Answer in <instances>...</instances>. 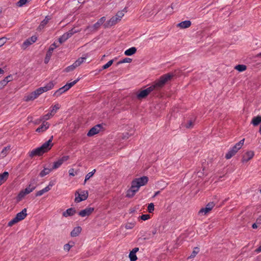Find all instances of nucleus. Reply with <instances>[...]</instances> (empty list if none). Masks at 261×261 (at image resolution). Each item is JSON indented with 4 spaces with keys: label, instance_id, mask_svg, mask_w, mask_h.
Here are the masks:
<instances>
[{
    "label": "nucleus",
    "instance_id": "nucleus-42",
    "mask_svg": "<svg viewBox=\"0 0 261 261\" xmlns=\"http://www.w3.org/2000/svg\"><path fill=\"white\" fill-rule=\"evenodd\" d=\"M129 257L130 261H136L137 259V257L136 253L130 252L129 254Z\"/></svg>",
    "mask_w": 261,
    "mask_h": 261
},
{
    "label": "nucleus",
    "instance_id": "nucleus-37",
    "mask_svg": "<svg viewBox=\"0 0 261 261\" xmlns=\"http://www.w3.org/2000/svg\"><path fill=\"white\" fill-rule=\"evenodd\" d=\"M199 248L198 247H195L193 249L192 253L191 255L189 257V258H194L199 252Z\"/></svg>",
    "mask_w": 261,
    "mask_h": 261
},
{
    "label": "nucleus",
    "instance_id": "nucleus-6",
    "mask_svg": "<svg viewBox=\"0 0 261 261\" xmlns=\"http://www.w3.org/2000/svg\"><path fill=\"white\" fill-rule=\"evenodd\" d=\"M38 179L37 177H32L30 181L28 186L25 188L26 193H31L35 189L38 182Z\"/></svg>",
    "mask_w": 261,
    "mask_h": 261
},
{
    "label": "nucleus",
    "instance_id": "nucleus-11",
    "mask_svg": "<svg viewBox=\"0 0 261 261\" xmlns=\"http://www.w3.org/2000/svg\"><path fill=\"white\" fill-rule=\"evenodd\" d=\"M94 210L93 207H86L85 209L81 211L79 213V215L82 217L89 216L93 213Z\"/></svg>",
    "mask_w": 261,
    "mask_h": 261
},
{
    "label": "nucleus",
    "instance_id": "nucleus-28",
    "mask_svg": "<svg viewBox=\"0 0 261 261\" xmlns=\"http://www.w3.org/2000/svg\"><path fill=\"white\" fill-rule=\"evenodd\" d=\"M10 150V146L5 147L2 149V150L1 151L0 158H3L5 156H6Z\"/></svg>",
    "mask_w": 261,
    "mask_h": 261
},
{
    "label": "nucleus",
    "instance_id": "nucleus-13",
    "mask_svg": "<svg viewBox=\"0 0 261 261\" xmlns=\"http://www.w3.org/2000/svg\"><path fill=\"white\" fill-rule=\"evenodd\" d=\"M240 149L236 145L233 146L232 148H231L228 152L225 155V158L226 159H230L233 155L236 154V153L238 152V151Z\"/></svg>",
    "mask_w": 261,
    "mask_h": 261
},
{
    "label": "nucleus",
    "instance_id": "nucleus-44",
    "mask_svg": "<svg viewBox=\"0 0 261 261\" xmlns=\"http://www.w3.org/2000/svg\"><path fill=\"white\" fill-rule=\"evenodd\" d=\"M194 126V121L192 120L188 121V122L185 124V126L187 128H192Z\"/></svg>",
    "mask_w": 261,
    "mask_h": 261
},
{
    "label": "nucleus",
    "instance_id": "nucleus-36",
    "mask_svg": "<svg viewBox=\"0 0 261 261\" xmlns=\"http://www.w3.org/2000/svg\"><path fill=\"white\" fill-rule=\"evenodd\" d=\"M60 109V106L58 103L56 104L52 107V110L50 111V113L54 116L57 111Z\"/></svg>",
    "mask_w": 261,
    "mask_h": 261
},
{
    "label": "nucleus",
    "instance_id": "nucleus-64",
    "mask_svg": "<svg viewBox=\"0 0 261 261\" xmlns=\"http://www.w3.org/2000/svg\"><path fill=\"white\" fill-rule=\"evenodd\" d=\"M138 251H139V248L135 247L130 252H134V253H136V252H138Z\"/></svg>",
    "mask_w": 261,
    "mask_h": 261
},
{
    "label": "nucleus",
    "instance_id": "nucleus-34",
    "mask_svg": "<svg viewBox=\"0 0 261 261\" xmlns=\"http://www.w3.org/2000/svg\"><path fill=\"white\" fill-rule=\"evenodd\" d=\"M53 116V115H52V114L50 112L48 113L47 114L41 117L40 118V121H43V122L45 121L46 120L49 119L50 118V117Z\"/></svg>",
    "mask_w": 261,
    "mask_h": 261
},
{
    "label": "nucleus",
    "instance_id": "nucleus-5",
    "mask_svg": "<svg viewBox=\"0 0 261 261\" xmlns=\"http://www.w3.org/2000/svg\"><path fill=\"white\" fill-rule=\"evenodd\" d=\"M77 194L78 196H76L74 199V201L76 203L86 200L88 197V192L87 191H83L80 194L78 191H76L75 195L76 196Z\"/></svg>",
    "mask_w": 261,
    "mask_h": 261
},
{
    "label": "nucleus",
    "instance_id": "nucleus-38",
    "mask_svg": "<svg viewBox=\"0 0 261 261\" xmlns=\"http://www.w3.org/2000/svg\"><path fill=\"white\" fill-rule=\"evenodd\" d=\"M79 81V79H77L72 82L67 83L65 85V86H66L68 90H69L70 88L73 86Z\"/></svg>",
    "mask_w": 261,
    "mask_h": 261
},
{
    "label": "nucleus",
    "instance_id": "nucleus-21",
    "mask_svg": "<svg viewBox=\"0 0 261 261\" xmlns=\"http://www.w3.org/2000/svg\"><path fill=\"white\" fill-rule=\"evenodd\" d=\"M261 123V116L257 115V116L253 117L251 121V124L254 126H258Z\"/></svg>",
    "mask_w": 261,
    "mask_h": 261
},
{
    "label": "nucleus",
    "instance_id": "nucleus-26",
    "mask_svg": "<svg viewBox=\"0 0 261 261\" xmlns=\"http://www.w3.org/2000/svg\"><path fill=\"white\" fill-rule=\"evenodd\" d=\"M137 51V48L135 47H132L124 51L125 56H130L135 54Z\"/></svg>",
    "mask_w": 261,
    "mask_h": 261
},
{
    "label": "nucleus",
    "instance_id": "nucleus-40",
    "mask_svg": "<svg viewBox=\"0 0 261 261\" xmlns=\"http://www.w3.org/2000/svg\"><path fill=\"white\" fill-rule=\"evenodd\" d=\"M75 68H76V66H75V64L73 63V64H72L71 65L67 67L65 69V71L66 72H69L73 71Z\"/></svg>",
    "mask_w": 261,
    "mask_h": 261
},
{
    "label": "nucleus",
    "instance_id": "nucleus-22",
    "mask_svg": "<svg viewBox=\"0 0 261 261\" xmlns=\"http://www.w3.org/2000/svg\"><path fill=\"white\" fill-rule=\"evenodd\" d=\"M82 231V228L80 226H77L73 228L70 233L72 237H75L79 235Z\"/></svg>",
    "mask_w": 261,
    "mask_h": 261
},
{
    "label": "nucleus",
    "instance_id": "nucleus-9",
    "mask_svg": "<svg viewBox=\"0 0 261 261\" xmlns=\"http://www.w3.org/2000/svg\"><path fill=\"white\" fill-rule=\"evenodd\" d=\"M53 139V136H51L50 139L47 141L43 143L40 146V148L44 152V153L47 152L51 148L52 146H53V144L51 143Z\"/></svg>",
    "mask_w": 261,
    "mask_h": 261
},
{
    "label": "nucleus",
    "instance_id": "nucleus-7",
    "mask_svg": "<svg viewBox=\"0 0 261 261\" xmlns=\"http://www.w3.org/2000/svg\"><path fill=\"white\" fill-rule=\"evenodd\" d=\"M215 204L214 202H210L208 203L205 207L201 208L199 212V215H205L209 213L214 207Z\"/></svg>",
    "mask_w": 261,
    "mask_h": 261
},
{
    "label": "nucleus",
    "instance_id": "nucleus-43",
    "mask_svg": "<svg viewBox=\"0 0 261 261\" xmlns=\"http://www.w3.org/2000/svg\"><path fill=\"white\" fill-rule=\"evenodd\" d=\"M114 62V60H110L107 64L103 65L102 67V69H106L110 67Z\"/></svg>",
    "mask_w": 261,
    "mask_h": 261
},
{
    "label": "nucleus",
    "instance_id": "nucleus-33",
    "mask_svg": "<svg viewBox=\"0 0 261 261\" xmlns=\"http://www.w3.org/2000/svg\"><path fill=\"white\" fill-rule=\"evenodd\" d=\"M247 68V67L245 65H238L235 67V69L238 70L240 72H242L245 71Z\"/></svg>",
    "mask_w": 261,
    "mask_h": 261
},
{
    "label": "nucleus",
    "instance_id": "nucleus-25",
    "mask_svg": "<svg viewBox=\"0 0 261 261\" xmlns=\"http://www.w3.org/2000/svg\"><path fill=\"white\" fill-rule=\"evenodd\" d=\"M8 176L9 173L7 171H5L2 174H0V186L7 180Z\"/></svg>",
    "mask_w": 261,
    "mask_h": 261
},
{
    "label": "nucleus",
    "instance_id": "nucleus-29",
    "mask_svg": "<svg viewBox=\"0 0 261 261\" xmlns=\"http://www.w3.org/2000/svg\"><path fill=\"white\" fill-rule=\"evenodd\" d=\"M58 46L55 43H54L53 44H51L48 50L47 51V57H51L53 54V52L54 50L57 48Z\"/></svg>",
    "mask_w": 261,
    "mask_h": 261
},
{
    "label": "nucleus",
    "instance_id": "nucleus-41",
    "mask_svg": "<svg viewBox=\"0 0 261 261\" xmlns=\"http://www.w3.org/2000/svg\"><path fill=\"white\" fill-rule=\"evenodd\" d=\"M136 222H128L125 224V227L127 229H132L135 225Z\"/></svg>",
    "mask_w": 261,
    "mask_h": 261
},
{
    "label": "nucleus",
    "instance_id": "nucleus-1",
    "mask_svg": "<svg viewBox=\"0 0 261 261\" xmlns=\"http://www.w3.org/2000/svg\"><path fill=\"white\" fill-rule=\"evenodd\" d=\"M174 75L173 73H168L165 74L155 82L153 84L146 88L141 90L137 94V98L138 99H142L146 98L150 93H152V96L159 97L161 94V90L165 86L166 84L171 80Z\"/></svg>",
    "mask_w": 261,
    "mask_h": 261
},
{
    "label": "nucleus",
    "instance_id": "nucleus-27",
    "mask_svg": "<svg viewBox=\"0 0 261 261\" xmlns=\"http://www.w3.org/2000/svg\"><path fill=\"white\" fill-rule=\"evenodd\" d=\"M30 194V193H26L25 189L23 190H21L19 194H18L16 200L17 202L21 201L22 198L27 194Z\"/></svg>",
    "mask_w": 261,
    "mask_h": 261
},
{
    "label": "nucleus",
    "instance_id": "nucleus-46",
    "mask_svg": "<svg viewBox=\"0 0 261 261\" xmlns=\"http://www.w3.org/2000/svg\"><path fill=\"white\" fill-rule=\"evenodd\" d=\"M124 16L123 11H118L116 14L115 16L119 20H120L121 18Z\"/></svg>",
    "mask_w": 261,
    "mask_h": 261
},
{
    "label": "nucleus",
    "instance_id": "nucleus-51",
    "mask_svg": "<svg viewBox=\"0 0 261 261\" xmlns=\"http://www.w3.org/2000/svg\"><path fill=\"white\" fill-rule=\"evenodd\" d=\"M27 2L28 0H19L17 3V5L19 7H22L25 5Z\"/></svg>",
    "mask_w": 261,
    "mask_h": 261
},
{
    "label": "nucleus",
    "instance_id": "nucleus-3",
    "mask_svg": "<svg viewBox=\"0 0 261 261\" xmlns=\"http://www.w3.org/2000/svg\"><path fill=\"white\" fill-rule=\"evenodd\" d=\"M105 125L106 124L103 123L98 124L95 125L89 130L87 134V136L89 137H91L98 134L101 130H103L105 129L103 126Z\"/></svg>",
    "mask_w": 261,
    "mask_h": 261
},
{
    "label": "nucleus",
    "instance_id": "nucleus-62",
    "mask_svg": "<svg viewBox=\"0 0 261 261\" xmlns=\"http://www.w3.org/2000/svg\"><path fill=\"white\" fill-rule=\"evenodd\" d=\"M50 57H47V54H46V57H45V59H44V63H46V64L48 62L49 60H50Z\"/></svg>",
    "mask_w": 261,
    "mask_h": 261
},
{
    "label": "nucleus",
    "instance_id": "nucleus-23",
    "mask_svg": "<svg viewBox=\"0 0 261 261\" xmlns=\"http://www.w3.org/2000/svg\"><path fill=\"white\" fill-rule=\"evenodd\" d=\"M38 97L37 96L35 92L33 91L30 94L24 96V99L25 101H29L30 100H33L37 98Z\"/></svg>",
    "mask_w": 261,
    "mask_h": 261
},
{
    "label": "nucleus",
    "instance_id": "nucleus-8",
    "mask_svg": "<svg viewBox=\"0 0 261 261\" xmlns=\"http://www.w3.org/2000/svg\"><path fill=\"white\" fill-rule=\"evenodd\" d=\"M69 159V155H65L59 159L57 161L54 162L51 169L55 170L59 168L62 164Z\"/></svg>",
    "mask_w": 261,
    "mask_h": 261
},
{
    "label": "nucleus",
    "instance_id": "nucleus-56",
    "mask_svg": "<svg viewBox=\"0 0 261 261\" xmlns=\"http://www.w3.org/2000/svg\"><path fill=\"white\" fill-rule=\"evenodd\" d=\"M37 96L38 97L40 95L43 93L41 88L40 87L34 91Z\"/></svg>",
    "mask_w": 261,
    "mask_h": 261
},
{
    "label": "nucleus",
    "instance_id": "nucleus-35",
    "mask_svg": "<svg viewBox=\"0 0 261 261\" xmlns=\"http://www.w3.org/2000/svg\"><path fill=\"white\" fill-rule=\"evenodd\" d=\"M96 172V170L95 169H94L92 171L88 173L85 176V181H84V184L86 183V182L87 181V180H88V179H90V178H91L93 175Z\"/></svg>",
    "mask_w": 261,
    "mask_h": 261
},
{
    "label": "nucleus",
    "instance_id": "nucleus-48",
    "mask_svg": "<svg viewBox=\"0 0 261 261\" xmlns=\"http://www.w3.org/2000/svg\"><path fill=\"white\" fill-rule=\"evenodd\" d=\"M158 229L156 228H153L150 231V233L149 234V237L147 238V239H149L151 237H153L154 235H155L157 233Z\"/></svg>",
    "mask_w": 261,
    "mask_h": 261
},
{
    "label": "nucleus",
    "instance_id": "nucleus-54",
    "mask_svg": "<svg viewBox=\"0 0 261 261\" xmlns=\"http://www.w3.org/2000/svg\"><path fill=\"white\" fill-rule=\"evenodd\" d=\"M73 246V245H70L69 244H66L64 245V249L65 251H69L71 248Z\"/></svg>",
    "mask_w": 261,
    "mask_h": 261
},
{
    "label": "nucleus",
    "instance_id": "nucleus-55",
    "mask_svg": "<svg viewBox=\"0 0 261 261\" xmlns=\"http://www.w3.org/2000/svg\"><path fill=\"white\" fill-rule=\"evenodd\" d=\"M244 141H245V139H243L242 140L240 141L238 143L236 144V145L237 146V147L241 149L242 146V145L244 144Z\"/></svg>",
    "mask_w": 261,
    "mask_h": 261
},
{
    "label": "nucleus",
    "instance_id": "nucleus-14",
    "mask_svg": "<svg viewBox=\"0 0 261 261\" xmlns=\"http://www.w3.org/2000/svg\"><path fill=\"white\" fill-rule=\"evenodd\" d=\"M37 39V37L36 36H33L29 38L23 43L22 47L24 48H26L29 45L35 42Z\"/></svg>",
    "mask_w": 261,
    "mask_h": 261
},
{
    "label": "nucleus",
    "instance_id": "nucleus-12",
    "mask_svg": "<svg viewBox=\"0 0 261 261\" xmlns=\"http://www.w3.org/2000/svg\"><path fill=\"white\" fill-rule=\"evenodd\" d=\"M119 21L118 19L115 16L112 17L109 20L107 21L106 23L103 24V27L105 28H110L115 24H116L118 21Z\"/></svg>",
    "mask_w": 261,
    "mask_h": 261
},
{
    "label": "nucleus",
    "instance_id": "nucleus-2",
    "mask_svg": "<svg viewBox=\"0 0 261 261\" xmlns=\"http://www.w3.org/2000/svg\"><path fill=\"white\" fill-rule=\"evenodd\" d=\"M148 181V178L147 176H144L140 178H136L134 179L132 183L133 184V188H136L139 189L141 186L145 185Z\"/></svg>",
    "mask_w": 261,
    "mask_h": 261
},
{
    "label": "nucleus",
    "instance_id": "nucleus-57",
    "mask_svg": "<svg viewBox=\"0 0 261 261\" xmlns=\"http://www.w3.org/2000/svg\"><path fill=\"white\" fill-rule=\"evenodd\" d=\"M76 32H77V31L76 30H74V29H72L66 33L68 34L69 37L70 38Z\"/></svg>",
    "mask_w": 261,
    "mask_h": 261
},
{
    "label": "nucleus",
    "instance_id": "nucleus-15",
    "mask_svg": "<svg viewBox=\"0 0 261 261\" xmlns=\"http://www.w3.org/2000/svg\"><path fill=\"white\" fill-rule=\"evenodd\" d=\"M44 152L42 151L40 147L32 150L29 152V156L31 158L34 156H40L42 155Z\"/></svg>",
    "mask_w": 261,
    "mask_h": 261
},
{
    "label": "nucleus",
    "instance_id": "nucleus-50",
    "mask_svg": "<svg viewBox=\"0 0 261 261\" xmlns=\"http://www.w3.org/2000/svg\"><path fill=\"white\" fill-rule=\"evenodd\" d=\"M8 81H7L5 79L0 81V88H3L7 84Z\"/></svg>",
    "mask_w": 261,
    "mask_h": 261
},
{
    "label": "nucleus",
    "instance_id": "nucleus-10",
    "mask_svg": "<svg viewBox=\"0 0 261 261\" xmlns=\"http://www.w3.org/2000/svg\"><path fill=\"white\" fill-rule=\"evenodd\" d=\"M254 155V151L250 150L247 151L243 156L242 162L246 163L252 159Z\"/></svg>",
    "mask_w": 261,
    "mask_h": 261
},
{
    "label": "nucleus",
    "instance_id": "nucleus-32",
    "mask_svg": "<svg viewBox=\"0 0 261 261\" xmlns=\"http://www.w3.org/2000/svg\"><path fill=\"white\" fill-rule=\"evenodd\" d=\"M85 60H86V58H84V57L80 58L76 61H75L74 62V64H75V66H76V67H77L79 66L80 65H81L84 62V61Z\"/></svg>",
    "mask_w": 261,
    "mask_h": 261
},
{
    "label": "nucleus",
    "instance_id": "nucleus-4",
    "mask_svg": "<svg viewBox=\"0 0 261 261\" xmlns=\"http://www.w3.org/2000/svg\"><path fill=\"white\" fill-rule=\"evenodd\" d=\"M106 21V17L103 16L101 17L95 23L91 26L87 27L86 30L90 31H96Z\"/></svg>",
    "mask_w": 261,
    "mask_h": 261
},
{
    "label": "nucleus",
    "instance_id": "nucleus-52",
    "mask_svg": "<svg viewBox=\"0 0 261 261\" xmlns=\"http://www.w3.org/2000/svg\"><path fill=\"white\" fill-rule=\"evenodd\" d=\"M45 86L47 88V90L48 91L51 90L54 87V84L53 83V82H50L47 83Z\"/></svg>",
    "mask_w": 261,
    "mask_h": 261
},
{
    "label": "nucleus",
    "instance_id": "nucleus-61",
    "mask_svg": "<svg viewBox=\"0 0 261 261\" xmlns=\"http://www.w3.org/2000/svg\"><path fill=\"white\" fill-rule=\"evenodd\" d=\"M44 192L46 193V192H47L48 191H49L50 189H51V187H50L48 185L47 186H46L45 188H44V189H43Z\"/></svg>",
    "mask_w": 261,
    "mask_h": 261
},
{
    "label": "nucleus",
    "instance_id": "nucleus-47",
    "mask_svg": "<svg viewBox=\"0 0 261 261\" xmlns=\"http://www.w3.org/2000/svg\"><path fill=\"white\" fill-rule=\"evenodd\" d=\"M154 204L153 203H150L148 204L147 210L149 213H151L154 211Z\"/></svg>",
    "mask_w": 261,
    "mask_h": 261
},
{
    "label": "nucleus",
    "instance_id": "nucleus-63",
    "mask_svg": "<svg viewBox=\"0 0 261 261\" xmlns=\"http://www.w3.org/2000/svg\"><path fill=\"white\" fill-rule=\"evenodd\" d=\"M5 39L4 38H0V47L3 45L5 43Z\"/></svg>",
    "mask_w": 261,
    "mask_h": 261
},
{
    "label": "nucleus",
    "instance_id": "nucleus-60",
    "mask_svg": "<svg viewBox=\"0 0 261 261\" xmlns=\"http://www.w3.org/2000/svg\"><path fill=\"white\" fill-rule=\"evenodd\" d=\"M5 79L8 81V83L11 81L13 79V77H12V75H8L7 76H6V77H5Z\"/></svg>",
    "mask_w": 261,
    "mask_h": 261
},
{
    "label": "nucleus",
    "instance_id": "nucleus-17",
    "mask_svg": "<svg viewBox=\"0 0 261 261\" xmlns=\"http://www.w3.org/2000/svg\"><path fill=\"white\" fill-rule=\"evenodd\" d=\"M27 208H24L20 212L17 213L15 217L18 219L19 221L23 220L27 216Z\"/></svg>",
    "mask_w": 261,
    "mask_h": 261
},
{
    "label": "nucleus",
    "instance_id": "nucleus-39",
    "mask_svg": "<svg viewBox=\"0 0 261 261\" xmlns=\"http://www.w3.org/2000/svg\"><path fill=\"white\" fill-rule=\"evenodd\" d=\"M132 61V59L129 58H125L123 60L119 61L117 63V65H119L122 63H130Z\"/></svg>",
    "mask_w": 261,
    "mask_h": 261
},
{
    "label": "nucleus",
    "instance_id": "nucleus-24",
    "mask_svg": "<svg viewBox=\"0 0 261 261\" xmlns=\"http://www.w3.org/2000/svg\"><path fill=\"white\" fill-rule=\"evenodd\" d=\"M67 90H68V89L67 88L66 86L65 85H64L62 87H61V88H59L58 90H57L54 93L53 95L58 97V96H60V95H61L64 92L67 91Z\"/></svg>",
    "mask_w": 261,
    "mask_h": 261
},
{
    "label": "nucleus",
    "instance_id": "nucleus-31",
    "mask_svg": "<svg viewBox=\"0 0 261 261\" xmlns=\"http://www.w3.org/2000/svg\"><path fill=\"white\" fill-rule=\"evenodd\" d=\"M68 38H69L68 34H67L66 33H64L62 36H61L59 38V42L62 44V43L66 41Z\"/></svg>",
    "mask_w": 261,
    "mask_h": 261
},
{
    "label": "nucleus",
    "instance_id": "nucleus-19",
    "mask_svg": "<svg viewBox=\"0 0 261 261\" xmlns=\"http://www.w3.org/2000/svg\"><path fill=\"white\" fill-rule=\"evenodd\" d=\"M191 25V22L190 20H185L178 23L177 27L180 29H187L189 28Z\"/></svg>",
    "mask_w": 261,
    "mask_h": 261
},
{
    "label": "nucleus",
    "instance_id": "nucleus-53",
    "mask_svg": "<svg viewBox=\"0 0 261 261\" xmlns=\"http://www.w3.org/2000/svg\"><path fill=\"white\" fill-rule=\"evenodd\" d=\"M140 218H141V220L145 221L149 219L150 218V215L148 214H144L141 215L140 217Z\"/></svg>",
    "mask_w": 261,
    "mask_h": 261
},
{
    "label": "nucleus",
    "instance_id": "nucleus-45",
    "mask_svg": "<svg viewBox=\"0 0 261 261\" xmlns=\"http://www.w3.org/2000/svg\"><path fill=\"white\" fill-rule=\"evenodd\" d=\"M19 221L17 218L15 217L13 219H12L11 221H10L8 224V225L9 226H12L15 223L18 222Z\"/></svg>",
    "mask_w": 261,
    "mask_h": 261
},
{
    "label": "nucleus",
    "instance_id": "nucleus-30",
    "mask_svg": "<svg viewBox=\"0 0 261 261\" xmlns=\"http://www.w3.org/2000/svg\"><path fill=\"white\" fill-rule=\"evenodd\" d=\"M51 171H53L51 168H44L40 172L39 175L41 177H43L45 175L48 174Z\"/></svg>",
    "mask_w": 261,
    "mask_h": 261
},
{
    "label": "nucleus",
    "instance_id": "nucleus-18",
    "mask_svg": "<svg viewBox=\"0 0 261 261\" xmlns=\"http://www.w3.org/2000/svg\"><path fill=\"white\" fill-rule=\"evenodd\" d=\"M76 213V210L74 208H69L66 210L62 214L63 217H67L72 216Z\"/></svg>",
    "mask_w": 261,
    "mask_h": 261
},
{
    "label": "nucleus",
    "instance_id": "nucleus-16",
    "mask_svg": "<svg viewBox=\"0 0 261 261\" xmlns=\"http://www.w3.org/2000/svg\"><path fill=\"white\" fill-rule=\"evenodd\" d=\"M49 125V123L44 121L43 123L36 129V131L38 133L43 132L48 128Z\"/></svg>",
    "mask_w": 261,
    "mask_h": 261
},
{
    "label": "nucleus",
    "instance_id": "nucleus-20",
    "mask_svg": "<svg viewBox=\"0 0 261 261\" xmlns=\"http://www.w3.org/2000/svg\"><path fill=\"white\" fill-rule=\"evenodd\" d=\"M136 189V188H134V189L133 188V184L132 183L131 187L127 191L126 197L128 198L133 197L135 193L139 190L138 189Z\"/></svg>",
    "mask_w": 261,
    "mask_h": 261
},
{
    "label": "nucleus",
    "instance_id": "nucleus-58",
    "mask_svg": "<svg viewBox=\"0 0 261 261\" xmlns=\"http://www.w3.org/2000/svg\"><path fill=\"white\" fill-rule=\"evenodd\" d=\"M76 172H74V170L73 168H71L69 170V174L70 176H74L75 174H76Z\"/></svg>",
    "mask_w": 261,
    "mask_h": 261
},
{
    "label": "nucleus",
    "instance_id": "nucleus-49",
    "mask_svg": "<svg viewBox=\"0 0 261 261\" xmlns=\"http://www.w3.org/2000/svg\"><path fill=\"white\" fill-rule=\"evenodd\" d=\"M49 20L50 18L48 16H46L45 18L41 22L42 25H44L45 27Z\"/></svg>",
    "mask_w": 261,
    "mask_h": 261
},
{
    "label": "nucleus",
    "instance_id": "nucleus-59",
    "mask_svg": "<svg viewBox=\"0 0 261 261\" xmlns=\"http://www.w3.org/2000/svg\"><path fill=\"white\" fill-rule=\"evenodd\" d=\"M44 193H45L43 189H42L41 190H40V191H38L36 193V196L37 197V196H40L41 195H42Z\"/></svg>",
    "mask_w": 261,
    "mask_h": 261
}]
</instances>
